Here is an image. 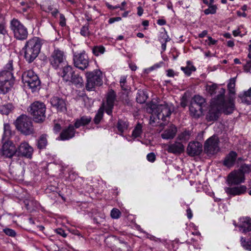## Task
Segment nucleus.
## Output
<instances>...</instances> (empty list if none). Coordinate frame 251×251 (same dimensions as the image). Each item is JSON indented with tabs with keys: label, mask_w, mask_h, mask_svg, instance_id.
Wrapping results in <instances>:
<instances>
[{
	"label": "nucleus",
	"mask_w": 251,
	"mask_h": 251,
	"mask_svg": "<svg viewBox=\"0 0 251 251\" xmlns=\"http://www.w3.org/2000/svg\"><path fill=\"white\" fill-rule=\"evenodd\" d=\"M224 88L219 89V94L211 101L210 108L206 116L208 121H214L218 119L221 112L228 115L232 113L234 109V103L231 99L226 100Z\"/></svg>",
	"instance_id": "obj_1"
},
{
	"label": "nucleus",
	"mask_w": 251,
	"mask_h": 251,
	"mask_svg": "<svg viewBox=\"0 0 251 251\" xmlns=\"http://www.w3.org/2000/svg\"><path fill=\"white\" fill-rule=\"evenodd\" d=\"M42 45V40L34 37L27 40L23 48L24 57L29 63L32 62L38 56Z\"/></svg>",
	"instance_id": "obj_2"
},
{
	"label": "nucleus",
	"mask_w": 251,
	"mask_h": 251,
	"mask_svg": "<svg viewBox=\"0 0 251 251\" xmlns=\"http://www.w3.org/2000/svg\"><path fill=\"white\" fill-rule=\"evenodd\" d=\"M147 110L151 113L152 115H155L158 120H161L163 122H165L166 118L169 117L172 113L170 106L166 102L158 104L149 103Z\"/></svg>",
	"instance_id": "obj_3"
},
{
	"label": "nucleus",
	"mask_w": 251,
	"mask_h": 251,
	"mask_svg": "<svg viewBox=\"0 0 251 251\" xmlns=\"http://www.w3.org/2000/svg\"><path fill=\"white\" fill-rule=\"evenodd\" d=\"M27 110L35 122L42 123L45 120L46 107L44 103L34 101L30 104Z\"/></svg>",
	"instance_id": "obj_4"
},
{
	"label": "nucleus",
	"mask_w": 251,
	"mask_h": 251,
	"mask_svg": "<svg viewBox=\"0 0 251 251\" xmlns=\"http://www.w3.org/2000/svg\"><path fill=\"white\" fill-rule=\"evenodd\" d=\"M86 89L87 91H93L96 86H100L103 83L102 72L100 70L88 72L86 73Z\"/></svg>",
	"instance_id": "obj_5"
},
{
	"label": "nucleus",
	"mask_w": 251,
	"mask_h": 251,
	"mask_svg": "<svg viewBox=\"0 0 251 251\" xmlns=\"http://www.w3.org/2000/svg\"><path fill=\"white\" fill-rule=\"evenodd\" d=\"M15 126L19 131L26 135H30L34 132L32 121L25 115H22L17 119Z\"/></svg>",
	"instance_id": "obj_6"
},
{
	"label": "nucleus",
	"mask_w": 251,
	"mask_h": 251,
	"mask_svg": "<svg viewBox=\"0 0 251 251\" xmlns=\"http://www.w3.org/2000/svg\"><path fill=\"white\" fill-rule=\"evenodd\" d=\"M13 73L9 71L0 72V94H5L10 90L14 83Z\"/></svg>",
	"instance_id": "obj_7"
},
{
	"label": "nucleus",
	"mask_w": 251,
	"mask_h": 251,
	"mask_svg": "<svg viewBox=\"0 0 251 251\" xmlns=\"http://www.w3.org/2000/svg\"><path fill=\"white\" fill-rule=\"evenodd\" d=\"M10 28L16 39L23 41L27 38L28 33L27 28L18 20L13 19L11 21Z\"/></svg>",
	"instance_id": "obj_8"
},
{
	"label": "nucleus",
	"mask_w": 251,
	"mask_h": 251,
	"mask_svg": "<svg viewBox=\"0 0 251 251\" xmlns=\"http://www.w3.org/2000/svg\"><path fill=\"white\" fill-rule=\"evenodd\" d=\"M49 62L55 69L63 67L67 63L66 57L64 52L58 48L55 49L49 57Z\"/></svg>",
	"instance_id": "obj_9"
},
{
	"label": "nucleus",
	"mask_w": 251,
	"mask_h": 251,
	"mask_svg": "<svg viewBox=\"0 0 251 251\" xmlns=\"http://www.w3.org/2000/svg\"><path fill=\"white\" fill-rule=\"evenodd\" d=\"M22 79L25 86L29 87L32 92L40 86V81L39 77L32 70L24 72L23 73Z\"/></svg>",
	"instance_id": "obj_10"
},
{
	"label": "nucleus",
	"mask_w": 251,
	"mask_h": 251,
	"mask_svg": "<svg viewBox=\"0 0 251 251\" xmlns=\"http://www.w3.org/2000/svg\"><path fill=\"white\" fill-rule=\"evenodd\" d=\"M73 62L76 68L83 71L87 69L89 64L88 56L84 50L80 53H74Z\"/></svg>",
	"instance_id": "obj_11"
},
{
	"label": "nucleus",
	"mask_w": 251,
	"mask_h": 251,
	"mask_svg": "<svg viewBox=\"0 0 251 251\" xmlns=\"http://www.w3.org/2000/svg\"><path fill=\"white\" fill-rule=\"evenodd\" d=\"M219 140L216 136L209 138L204 143V151L208 155H213L217 153L219 150Z\"/></svg>",
	"instance_id": "obj_12"
},
{
	"label": "nucleus",
	"mask_w": 251,
	"mask_h": 251,
	"mask_svg": "<svg viewBox=\"0 0 251 251\" xmlns=\"http://www.w3.org/2000/svg\"><path fill=\"white\" fill-rule=\"evenodd\" d=\"M33 151V148L28 142L23 141L17 147V157L31 159Z\"/></svg>",
	"instance_id": "obj_13"
},
{
	"label": "nucleus",
	"mask_w": 251,
	"mask_h": 251,
	"mask_svg": "<svg viewBox=\"0 0 251 251\" xmlns=\"http://www.w3.org/2000/svg\"><path fill=\"white\" fill-rule=\"evenodd\" d=\"M2 143L1 152L5 158H12L14 156H17V148L11 141H2Z\"/></svg>",
	"instance_id": "obj_14"
},
{
	"label": "nucleus",
	"mask_w": 251,
	"mask_h": 251,
	"mask_svg": "<svg viewBox=\"0 0 251 251\" xmlns=\"http://www.w3.org/2000/svg\"><path fill=\"white\" fill-rule=\"evenodd\" d=\"M116 99V95L113 90H110L107 94L106 103L102 104L103 109L108 115L112 116L113 109Z\"/></svg>",
	"instance_id": "obj_15"
},
{
	"label": "nucleus",
	"mask_w": 251,
	"mask_h": 251,
	"mask_svg": "<svg viewBox=\"0 0 251 251\" xmlns=\"http://www.w3.org/2000/svg\"><path fill=\"white\" fill-rule=\"evenodd\" d=\"M202 151V145L198 141L189 142L187 147V153L190 156L199 155Z\"/></svg>",
	"instance_id": "obj_16"
},
{
	"label": "nucleus",
	"mask_w": 251,
	"mask_h": 251,
	"mask_svg": "<svg viewBox=\"0 0 251 251\" xmlns=\"http://www.w3.org/2000/svg\"><path fill=\"white\" fill-rule=\"evenodd\" d=\"M234 225L243 233L246 234L251 231V218L249 217L240 218L238 223H234Z\"/></svg>",
	"instance_id": "obj_17"
},
{
	"label": "nucleus",
	"mask_w": 251,
	"mask_h": 251,
	"mask_svg": "<svg viewBox=\"0 0 251 251\" xmlns=\"http://www.w3.org/2000/svg\"><path fill=\"white\" fill-rule=\"evenodd\" d=\"M245 177L240 173V171L234 170L230 172L227 176L226 181L230 185H238L243 182Z\"/></svg>",
	"instance_id": "obj_18"
},
{
	"label": "nucleus",
	"mask_w": 251,
	"mask_h": 251,
	"mask_svg": "<svg viewBox=\"0 0 251 251\" xmlns=\"http://www.w3.org/2000/svg\"><path fill=\"white\" fill-rule=\"evenodd\" d=\"M51 105L59 112H65L67 110L65 101L62 98L54 96L50 100Z\"/></svg>",
	"instance_id": "obj_19"
},
{
	"label": "nucleus",
	"mask_w": 251,
	"mask_h": 251,
	"mask_svg": "<svg viewBox=\"0 0 251 251\" xmlns=\"http://www.w3.org/2000/svg\"><path fill=\"white\" fill-rule=\"evenodd\" d=\"M75 127L74 126L70 125L67 128L64 129L60 134L61 139L66 140L74 137L75 133Z\"/></svg>",
	"instance_id": "obj_20"
},
{
	"label": "nucleus",
	"mask_w": 251,
	"mask_h": 251,
	"mask_svg": "<svg viewBox=\"0 0 251 251\" xmlns=\"http://www.w3.org/2000/svg\"><path fill=\"white\" fill-rule=\"evenodd\" d=\"M225 191L227 195L236 196L244 194L247 191V187L245 185L234 187H226Z\"/></svg>",
	"instance_id": "obj_21"
},
{
	"label": "nucleus",
	"mask_w": 251,
	"mask_h": 251,
	"mask_svg": "<svg viewBox=\"0 0 251 251\" xmlns=\"http://www.w3.org/2000/svg\"><path fill=\"white\" fill-rule=\"evenodd\" d=\"M237 157V153L234 151H231L225 157L223 165L227 168H231L234 166Z\"/></svg>",
	"instance_id": "obj_22"
},
{
	"label": "nucleus",
	"mask_w": 251,
	"mask_h": 251,
	"mask_svg": "<svg viewBox=\"0 0 251 251\" xmlns=\"http://www.w3.org/2000/svg\"><path fill=\"white\" fill-rule=\"evenodd\" d=\"M184 151L183 145L178 142H175L174 143L168 146L167 151L169 153L174 154H180Z\"/></svg>",
	"instance_id": "obj_23"
},
{
	"label": "nucleus",
	"mask_w": 251,
	"mask_h": 251,
	"mask_svg": "<svg viewBox=\"0 0 251 251\" xmlns=\"http://www.w3.org/2000/svg\"><path fill=\"white\" fill-rule=\"evenodd\" d=\"M91 121L92 118L90 116H82L75 120L74 126L76 128H78L81 126H86L89 125Z\"/></svg>",
	"instance_id": "obj_24"
},
{
	"label": "nucleus",
	"mask_w": 251,
	"mask_h": 251,
	"mask_svg": "<svg viewBox=\"0 0 251 251\" xmlns=\"http://www.w3.org/2000/svg\"><path fill=\"white\" fill-rule=\"evenodd\" d=\"M177 132L176 127L172 125L161 134V137L165 139H172L175 136Z\"/></svg>",
	"instance_id": "obj_25"
},
{
	"label": "nucleus",
	"mask_w": 251,
	"mask_h": 251,
	"mask_svg": "<svg viewBox=\"0 0 251 251\" xmlns=\"http://www.w3.org/2000/svg\"><path fill=\"white\" fill-rule=\"evenodd\" d=\"M62 68L63 69L61 76L64 80L68 81L70 80L71 75L75 71H73L72 66L66 64L64 65Z\"/></svg>",
	"instance_id": "obj_26"
},
{
	"label": "nucleus",
	"mask_w": 251,
	"mask_h": 251,
	"mask_svg": "<svg viewBox=\"0 0 251 251\" xmlns=\"http://www.w3.org/2000/svg\"><path fill=\"white\" fill-rule=\"evenodd\" d=\"M238 97L242 102L251 104V87L248 90L240 93Z\"/></svg>",
	"instance_id": "obj_27"
},
{
	"label": "nucleus",
	"mask_w": 251,
	"mask_h": 251,
	"mask_svg": "<svg viewBox=\"0 0 251 251\" xmlns=\"http://www.w3.org/2000/svg\"><path fill=\"white\" fill-rule=\"evenodd\" d=\"M14 109V106L11 103L0 104V113L3 115H8L13 111Z\"/></svg>",
	"instance_id": "obj_28"
},
{
	"label": "nucleus",
	"mask_w": 251,
	"mask_h": 251,
	"mask_svg": "<svg viewBox=\"0 0 251 251\" xmlns=\"http://www.w3.org/2000/svg\"><path fill=\"white\" fill-rule=\"evenodd\" d=\"M69 81L76 85H79L81 87L83 85L82 77L80 76L78 74L75 73V72H74L71 75Z\"/></svg>",
	"instance_id": "obj_29"
},
{
	"label": "nucleus",
	"mask_w": 251,
	"mask_h": 251,
	"mask_svg": "<svg viewBox=\"0 0 251 251\" xmlns=\"http://www.w3.org/2000/svg\"><path fill=\"white\" fill-rule=\"evenodd\" d=\"M47 136L46 134H42L37 139L36 146L39 150L44 149L47 146Z\"/></svg>",
	"instance_id": "obj_30"
},
{
	"label": "nucleus",
	"mask_w": 251,
	"mask_h": 251,
	"mask_svg": "<svg viewBox=\"0 0 251 251\" xmlns=\"http://www.w3.org/2000/svg\"><path fill=\"white\" fill-rule=\"evenodd\" d=\"M195 105V104H191L189 109L191 114L195 118H197L202 114V108Z\"/></svg>",
	"instance_id": "obj_31"
},
{
	"label": "nucleus",
	"mask_w": 251,
	"mask_h": 251,
	"mask_svg": "<svg viewBox=\"0 0 251 251\" xmlns=\"http://www.w3.org/2000/svg\"><path fill=\"white\" fill-rule=\"evenodd\" d=\"M3 130L4 132L1 141L10 140V138L12 135V130L10 125L9 124H4Z\"/></svg>",
	"instance_id": "obj_32"
},
{
	"label": "nucleus",
	"mask_w": 251,
	"mask_h": 251,
	"mask_svg": "<svg viewBox=\"0 0 251 251\" xmlns=\"http://www.w3.org/2000/svg\"><path fill=\"white\" fill-rule=\"evenodd\" d=\"M191 104H195V106L201 107V108H203L205 105V100L203 97L199 95L195 96Z\"/></svg>",
	"instance_id": "obj_33"
},
{
	"label": "nucleus",
	"mask_w": 251,
	"mask_h": 251,
	"mask_svg": "<svg viewBox=\"0 0 251 251\" xmlns=\"http://www.w3.org/2000/svg\"><path fill=\"white\" fill-rule=\"evenodd\" d=\"M148 98L146 93L143 90H138L136 96V101L138 103H144Z\"/></svg>",
	"instance_id": "obj_34"
},
{
	"label": "nucleus",
	"mask_w": 251,
	"mask_h": 251,
	"mask_svg": "<svg viewBox=\"0 0 251 251\" xmlns=\"http://www.w3.org/2000/svg\"><path fill=\"white\" fill-rule=\"evenodd\" d=\"M0 34L3 35L7 34L5 18L2 14H0Z\"/></svg>",
	"instance_id": "obj_35"
},
{
	"label": "nucleus",
	"mask_w": 251,
	"mask_h": 251,
	"mask_svg": "<svg viewBox=\"0 0 251 251\" xmlns=\"http://www.w3.org/2000/svg\"><path fill=\"white\" fill-rule=\"evenodd\" d=\"M142 133V126L140 123H138L132 133V136L134 138L139 137Z\"/></svg>",
	"instance_id": "obj_36"
},
{
	"label": "nucleus",
	"mask_w": 251,
	"mask_h": 251,
	"mask_svg": "<svg viewBox=\"0 0 251 251\" xmlns=\"http://www.w3.org/2000/svg\"><path fill=\"white\" fill-rule=\"evenodd\" d=\"M237 170L240 171V173L245 177L246 174H248L251 172V165L244 164Z\"/></svg>",
	"instance_id": "obj_37"
},
{
	"label": "nucleus",
	"mask_w": 251,
	"mask_h": 251,
	"mask_svg": "<svg viewBox=\"0 0 251 251\" xmlns=\"http://www.w3.org/2000/svg\"><path fill=\"white\" fill-rule=\"evenodd\" d=\"M222 88H219L216 84L207 85L206 87V90L211 95L218 93L217 95L219 94V89Z\"/></svg>",
	"instance_id": "obj_38"
},
{
	"label": "nucleus",
	"mask_w": 251,
	"mask_h": 251,
	"mask_svg": "<svg viewBox=\"0 0 251 251\" xmlns=\"http://www.w3.org/2000/svg\"><path fill=\"white\" fill-rule=\"evenodd\" d=\"M24 203L26 207V209L29 210L32 207L37 206L38 202L35 201L33 198L30 199H26L24 201Z\"/></svg>",
	"instance_id": "obj_39"
},
{
	"label": "nucleus",
	"mask_w": 251,
	"mask_h": 251,
	"mask_svg": "<svg viewBox=\"0 0 251 251\" xmlns=\"http://www.w3.org/2000/svg\"><path fill=\"white\" fill-rule=\"evenodd\" d=\"M104 111L105 110L102 107H100L98 110V111L94 119V122L95 124L98 125L100 123L103 117Z\"/></svg>",
	"instance_id": "obj_40"
},
{
	"label": "nucleus",
	"mask_w": 251,
	"mask_h": 251,
	"mask_svg": "<svg viewBox=\"0 0 251 251\" xmlns=\"http://www.w3.org/2000/svg\"><path fill=\"white\" fill-rule=\"evenodd\" d=\"M241 246L246 250L251 251V241H248L245 238L241 237L240 238Z\"/></svg>",
	"instance_id": "obj_41"
},
{
	"label": "nucleus",
	"mask_w": 251,
	"mask_h": 251,
	"mask_svg": "<svg viewBox=\"0 0 251 251\" xmlns=\"http://www.w3.org/2000/svg\"><path fill=\"white\" fill-rule=\"evenodd\" d=\"M128 127V124L126 122L123 120H119L117 124L118 130L122 133Z\"/></svg>",
	"instance_id": "obj_42"
},
{
	"label": "nucleus",
	"mask_w": 251,
	"mask_h": 251,
	"mask_svg": "<svg viewBox=\"0 0 251 251\" xmlns=\"http://www.w3.org/2000/svg\"><path fill=\"white\" fill-rule=\"evenodd\" d=\"M235 78H232L227 84L228 90L230 94H235Z\"/></svg>",
	"instance_id": "obj_43"
},
{
	"label": "nucleus",
	"mask_w": 251,
	"mask_h": 251,
	"mask_svg": "<svg viewBox=\"0 0 251 251\" xmlns=\"http://www.w3.org/2000/svg\"><path fill=\"white\" fill-rule=\"evenodd\" d=\"M93 54L96 56L103 54L105 51V48L102 46H95L92 50Z\"/></svg>",
	"instance_id": "obj_44"
},
{
	"label": "nucleus",
	"mask_w": 251,
	"mask_h": 251,
	"mask_svg": "<svg viewBox=\"0 0 251 251\" xmlns=\"http://www.w3.org/2000/svg\"><path fill=\"white\" fill-rule=\"evenodd\" d=\"M191 133L189 131L185 130L181 132L178 136V139L179 140L187 141L189 139Z\"/></svg>",
	"instance_id": "obj_45"
},
{
	"label": "nucleus",
	"mask_w": 251,
	"mask_h": 251,
	"mask_svg": "<svg viewBox=\"0 0 251 251\" xmlns=\"http://www.w3.org/2000/svg\"><path fill=\"white\" fill-rule=\"evenodd\" d=\"M110 216L112 218L117 219L121 217V212L118 209L115 208L111 211Z\"/></svg>",
	"instance_id": "obj_46"
},
{
	"label": "nucleus",
	"mask_w": 251,
	"mask_h": 251,
	"mask_svg": "<svg viewBox=\"0 0 251 251\" xmlns=\"http://www.w3.org/2000/svg\"><path fill=\"white\" fill-rule=\"evenodd\" d=\"M126 77L125 76L121 77L120 83L121 88L123 90L127 91L129 90V87L126 84Z\"/></svg>",
	"instance_id": "obj_47"
},
{
	"label": "nucleus",
	"mask_w": 251,
	"mask_h": 251,
	"mask_svg": "<svg viewBox=\"0 0 251 251\" xmlns=\"http://www.w3.org/2000/svg\"><path fill=\"white\" fill-rule=\"evenodd\" d=\"M80 34L83 36H88L90 34V31L89 30V24H86L83 26L80 30Z\"/></svg>",
	"instance_id": "obj_48"
},
{
	"label": "nucleus",
	"mask_w": 251,
	"mask_h": 251,
	"mask_svg": "<svg viewBox=\"0 0 251 251\" xmlns=\"http://www.w3.org/2000/svg\"><path fill=\"white\" fill-rule=\"evenodd\" d=\"M217 6L215 5H211L208 8L206 9L204 11V13L206 15L213 14L216 12Z\"/></svg>",
	"instance_id": "obj_49"
},
{
	"label": "nucleus",
	"mask_w": 251,
	"mask_h": 251,
	"mask_svg": "<svg viewBox=\"0 0 251 251\" xmlns=\"http://www.w3.org/2000/svg\"><path fill=\"white\" fill-rule=\"evenodd\" d=\"M3 231L5 234L9 236L14 237L16 235V233L15 231L12 229L6 228L3 229Z\"/></svg>",
	"instance_id": "obj_50"
},
{
	"label": "nucleus",
	"mask_w": 251,
	"mask_h": 251,
	"mask_svg": "<svg viewBox=\"0 0 251 251\" xmlns=\"http://www.w3.org/2000/svg\"><path fill=\"white\" fill-rule=\"evenodd\" d=\"M129 249L130 247L127 243H122V245H119V247L117 250V251H129Z\"/></svg>",
	"instance_id": "obj_51"
},
{
	"label": "nucleus",
	"mask_w": 251,
	"mask_h": 251,
	"mask_svg": "<svg viewBox=\"0 0 251 251\" xmlns=\"http://www.w3.org/2000/svg\"><path fill=\"white\" fill-rule=\"evenodd\" d=\"M147 160L151 162H154L156 160V156L153 152H151L147 155Z\"/></svg>",
	"instance_id": "obj_52"
},
{
	"label": "nucleus",
	"mask_w": 251,
	"mask_h": 251,
	"mask_svg": "<svg viewBox=\"0 0 251 251\" xmlns=\"http://www.w3.org/2000/svg\"><path fill=\"white\" fill-rule=\"evenodd\" d=\"M181 69L184 72L185 74L188 76L190 75L192 73L191 71V68L189 67H182L181 68Z\"/></svg>",
	"instance_id": "obj_53"
},
{
	"label": "nucleus",
	"mask_w": 251,
	"mask_h": 251,
	"mask_svg": "<svg viewBox=\"0 0 251 251\" xmlns=\"http://www.w3.org/2000/svg\"><path fill=\"white\" fill-rule=\"evenodd\" d=\"M5 68L6 69V71H9L12 72L13 70V61L9 60L8 63L6 65Z\"/></svg>",
	"instance_id": "obj_54"
},
{
	"label": "nucleus",
	"mask_w": 251,
	"mask_h": 251,
	"mask_svg": "<svg viewBox=\"0 0 251 251\" xmlns=\"http://www.w3.org/2000/svg\"><path fill=\"white\" fill-rule=\"evenodd\" d=\"M251 69V60L247 61V63L244 66V69L245 71L248 72Z\"/></svg>",
	"instance_id": "obj_55"
},
{
	"label": "nucleus",
	"mask_w": 251,
	"mask_h": 251,
	"mask_svg": "<svg viewBox=\"0 0 251 251\" xmlns=\"http://www.w3.org/2000/svg\"><path fill=\"white\" fill-rule=\"evenodd\" d=\"M66 19L65 18V16L63 14H60V25L63 26L65 25L66 24Z\"/></svg>",
	"instance_id": "obj_56"
},
{
	"label": "nucleus",
	"mask_w": 251,
	"mask_h": 251,
	"mask_svg": "<svg viewBox=\"0 0 251 251\" xmlns=\"http://www.w3.org/2000/svg\"><path fill=\"white\" fill-rule=\"evenodd\" d=\"M56 233L63 237H65L67 236V234L65 233L64 230L61 228H58L56 230Z\"/></svg>",
	"instance_id": "obj_57"
},
{
	"label": "nucleus",
	"mask_w": 251,
	"mask_h": 251,
	"mask_svg": "<svg viewBox=\"0 0 251 251\" xmlns=\"http://www.w3.org/2000/svg\"><path fill=\"white\" fill-rule=\"evenodd\" d=\"M208 40L209 41V43H208V45H215L216 44V43L217 42V41L216 40H214L210 36H209L208 37Z\"/></svg>",
	"instance_id": "obj_58"
},
{
	"label": "nucleus",
	"mask_w": 251,
	"mask_h": 251,
	"mask_svg": "<svg viewBox=\"0 0 251 251\" xmlns=\"http://www.w3.org/2000/svg\"><path fill=\"white\" fill-rule=\"evenodd\" d=\"M167 75L169 77H174L175 76L174 71L172 69L167 70Z\"/></svg>",
	"instance_id": "obj_59"
},
{
	"label": "nucleus",
	"mask_w": 251,
	"mask_h": 251,
	"mask_svg": "<svg viewBox=\"0 0 251 251\" xmlns=\"http://www.w3.org/2000/svg\"><path fill=\"white\" fill-rule=\"evenodd\" d=\"M121 20V18L120 17H115V18H110L109 20V24H112L115 21H119Z\"/></svg>",
	"instance_id": "obj_60"
},
{
	"label": "nucleus",
	"mask_w": 251,
	"mask_h": 251,
	"mask_svg": "<svg viewBox=\"0 0 251 251\" xmlns=\"http://www.w3.org/2000/svg\"><path fill=\"white\" fill-rule=\"evenodd\" d=\"M187 216L189 219H191L193 217L192 210L190 208H188L186 210Z\"/></svg>",
	"instance_id": "obj_61"
},
{
	"label": "nucleus",
	"mask_w": 251,
	"mask_h": 251,
	"mask_svg": "<svg viewBox=\"0 0 251 251\" xmlns=\"http://www.w3.org/2000/svg\"><path fill=\"white\" fill-rule=\"evenodd\" d=\"M162 39H164V43H167L169 41H170L171 39L169 38V37L168 36V35H167L166 34H164L163 35H162Z\"/></svg>",
	"instance_id": "obj_62"
},
{
	"label": "nucleus",
	"mask_w": 251,
	"mask_h": 251,
	"mask_svg": "<svg viewBox=\"0 0 251 251\" xmlns=\"http://www.w3.org/2000/svg\"><path fill=\"white\" fill-rule=\"evenodd\" d=\"M157 23L160 25H163L166 24V22L164 19H159L157 20Z\"/></svg>",
	"instance_id": "obj_63"
},
{
	"label": "nucleus",
	"mask_w": 251,
	"mask_h": 251,
	"mask_svg": "<svg viewBox=\"0 0 251 251\" xmlns=\"http://www.w3.org/2000/svg\"><path fill=\"white\" fill-rule=\"evenodd\" d=\"M137 10H138L137 14L139 16H141L143 13V11H144L143 9L141 7L139 6L137 7Z\"/></svg>",
	"instance_id": "obj_64"
}]
</instances>
